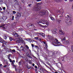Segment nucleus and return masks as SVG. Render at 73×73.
I'll return each mask as SVG.
<instances>
[{"instance_id":"f257e3e1","label":"nucleus","mask_w":73,"mask_h":73,"mask_svg":"<svg viewBox=\"0 0 73 73\" xmlns=\"http://www.w3.org/2000/svg\"><path fill=\"white\" fill-rule=\"evenodd\" d=\"M48 37L50 40H52V44L54 46H59V45H62V44L58 41L57 38L54 39L53 37L51 36L50 35H48Z\"/></svg>"},{"instance_id":"f03ea898","label":"nucleus","mask_w":73,"mask_h":73,"mask_svg":"<svg viewBox=\"0 0 73 73\" xmlns=\"http://www.w3.org/2000/svg\"><path fill=\"white\" fill-rule=\"evenodd\" d=\"M42 4V2L40 3H35V11H39L41 9V8L40 7H38L39 5H41Z\"/></svg>"},{"instance_id":"7ed1b4c3","label":"nucleus","mask_w":73,"mask_h":73,"mask_svg":"<svg viewBox=\"0 0 73 73\" xmlns=\"http://www.w3.org/2000/svg\"><path fill=\"white\" fill-rule=\"evenodd\" d=\"M38 23H42L43 24H46V25H49V22L46 20L43 21L42 20H38L37 21Z\"/></svg>"},{"instance_id":"20e7f679","label":"nucleus","mask_w":73,"mask_h":73,"mask_svg":"<svg viewBox=\"0 0 73 73\" xmlns=\"http://www.w3.org/2000/svg\"><path fill=\"white\" fill-rule=\"evenodd\" d=\"M65 22L68 25H70L72 24V21L70 19H66Z\"/></svg>"},{"instance_id":"39448f33","label":"nucleus","mask_w":73,"mask_h":73,"mask_svg":"<svg viewBox=\"0 0 73 73\" xmlns=\"http://www.w3.org/2000/svg\"><path fill=\"white\" fill-rule=\"evenodd\" d=\"M59 33L60 35H64L65 33V32L62 30H59Z\"/></svg>"},{"instance_id":"423d86ee","label":"nucleus","mask_w":73,"mask_h":73,"mask_svg":"<svg viewBox=\"0 0 73 73\" xmlns=\"http://www.w3.org/2000/svg\"><path fill=\"white\" fill-rule=\"evenodd\" d=\"M52 33H53L54 34H56V33H57V29H52Z\"/></svg>"},{"instance_id":"0eeeda50","label":"nucleus","mask_w":73,"mask_h":73,"mask_svg":"<svg viewBox=\"0 0 73 73\" xmlns=\"http://www.w3.org/2000/svg\"><path fill=\"white\" fill-rule=\"evenodd\" d=\"M63 43L64 45H69L70 43L69 42V41L68 40L65 41L64 42H63Z\"/></svg>"},{"instance_id":"6e6552de","label":"nucleus","mask_w":73,"mask_h":73,"mask_svg":"<svg viewBox=\"0 0 73 73\" xmlns=\"http://www.w3.org/2000/svg\"><path fill=\"white\" fill-rule=\"evenodd\" d=\"M40 13L42 15H44L46 13V11L44 10H42L40 11Z\"/></svg>"},{"instance_id":"1a4fd4ad","label":"nucleus","mask_w":73,"mask_h":73,"mask_svg":"<svg viewBox=\"0 0 73 73\" xmlns=\"http://www.w3.org/2000/svg\"><path fill=\"white\" fill-rule=\"evenodd\" d=\"M14 35L15 36V37H20V35H18L17 33H14Z\"/></svg>"},{"instance_id":"9d476101","label":"nucleus","mask_w":73,"mask_h":73,"mask_svg":"<svg viewBox=\"0 0 73 73\" xmlns=\"http://www.w3.org/2000/svg\"><path fill=\"white\" fill-rule=\"evenodd\" d=\"M42 71H43V72H46V73H49V72L47 70H46V69H44V68H42Z\"/></svg>"},{"instance_id":"9b49d317","label":"nucleus","mask_w":73,"mask_h":73,"mask_svg":"<svg viewBox=\"0 0 73 73\" xmlns=\"http://www.w3.org/2000/svg\"><path fill=\"white\" fill-rule=\"evenodd\" d=\"M4 26H5V27H7V25L4 24L3 25H1L0 26V28L2 27L3 29H5V27H4Z\"/></svg>"},{"instance_id":"f8f14e48","label":"nucleus","mask_w":73,"mask_h":73,"mask_svg":"<svg viewBox=\"0 0 73 73\" xmlns=\"http://www.w3.org/2000/svg\"><path fill=\"white\" fill-rule=\"evenodd\" d=\"M59 12L61 13V14H62L64 12V10L62 9H60V10L59 11Z\"/></svg>"},{"instance_id":"ddd939ff","label":"nucleus","mask_w":73,"mask_h":73,"mask_svg":"<svg viewBox=\"0 0 73 73\" xmlns=\"http://www.w3.org/2000/svg\"><path fill=\"white\" fill-rule=\"evenodd\" d=\"M43 42L44 44L45 45V47H46V49H47V48H48V45H47V43H46V42L43 41Z\"/></svg>"},{"instance_id":"4468645a","label":"nucleus","mask_w":73,"mask_h":73,"mask_svg":"<svg viewBox=\"0 0 73 73\" xmlns=\"http://www.w3.org/2000/svg\"><path fill=\"white\" fill-rule=\"evenodd\" d=\"M17 17H20L21 16V14L19 13H18L17 14Z\"/></svg>"},{"instance_id":"2eb2a0df","label":"nucleus","mask_w":73,"mask_h":73,"mask_svg":"<svg viewBox=\"0 0 73 73\" xmlns=\"http://www.w3.org/2000/svg\"><path fill=\"white\" fill-rule=\"evenodd\" d=\"M39 34L40 35L42 36V37H44V36H45L44 35V33H39Z\"/></svg>"},{"instance_id":"dca6fc26","label":"nucleus","mask_w":73,"mask_h":73,"mask_svg":"<svg viewBox=\"0 0 73 73\" xmlns=\"http://www.w3.org/2000/svg\"><path fill=\"white\" fill-rule=\"evenodd\" d=\"M59 24H60V23L62 21V20L61 19H58L57 20Z\"/></svg>"},{"instance_id":"f3484780","label":"nucleus","mask_w":73,"mask_h":73,"mask_svg":"<svg viewBox=\"0 0 73 73\" xmlns=\"http://www.w3.org/2000/svg\"><path fill=\"white\" fill-rule=\"evenodd\" d=\"M65 38L64 37L63 39H61V40L63 42H63H64V41H65V40H66V39H65Z\"/></svg>"},{"instance_id":"a211bd4d","label":"nucleus","mask_w":73,"mask_h":73,"mask_svg":"<svg viewBox=\"0 0 73 73\" xmlns=\"http://www.w3.org/2000/svg\"><path fill=\"white\" fill-rule=\"evenodd\" d=\"M20 43H21V44H24V40H20Z\"/></svg>"},{"instance_id":"6ab92c4d","label":"nucleus","mask_w":73,"mask_h":73,"mask_svg":"<svg viewBox=\"0 0 73 73\" xmlns=\"http://www.w3.org/2000/svg\"><path fill=\"white\" fill-rule=\"evenodd\" d=\"M12 56V54H9V55L7 56V57L8 58V59L10 58V56Z\"/></svg>"},{"instance_id":"aec40b11","label":"nucleus","mask_w":73,"mask_h":73,"mask_svg":"<svg viewBox=\"0 0 73 73\" xmlns=\"http://www.w3.org/2000/svg\"><path fill=\"white\" fill-rule=\"evenodd\" d=\"M3 43L4 44H5V45H7V44L8 43V42L4 41H3Z\"/></svg>"},{"instance_id":"412c9836","label":"nucleus","mask_w":73,"mask_h":73,"mask_svg":"<svg viewBox=\"0 0 73 73\" xmlns=\"http://www.w3.org/2000/svg\"><path fill=\"white\" fill-rule=\"evenodd\" d=\"M27 68L29 69H31V66H27Z\"/></svg>"},{"instance_id":"4be33fe9","label":"nucleus","mask_w":73,"mask_h":73,"mask_svg":"<svg viewBox=\"0 0 73 73\" xmlns=\"http://www.w3.org/2000/svg\"><path fill=\"white\" fill-rule=\"evenodd\" d=\"M33 25V24H29L27 25V26H28L27 27H29V26H32Z\"/></svg>"},{"instance_id":"5701e85b","label":"nucleus","mask_w":73,"mask_h":73,"mask_svg":"<svg viewBox=\"0 0 73 73\" xmlns=\"http://www.w3.org/2000/svg\"><path fill=\"white\" fill-rule=\"evenodd\" d=\"M29 64H32V62L31 60H29Z\"/></svg>"},{"instance_id":"b1692460","label":"nucleus","mask_w":73,"mask_h":73,"mask_svg":"<svg viewBox=\"0 0 73 73\" xmlns=\"http://www.w3.org/2000/svg\"><path fill=\"white\" fill-rule=\"evenodd\" d=\"M20 40H18L16 41V42L17 43H20Z\"/></svg>"},{"instance_id":"393cba45","label":"nucleus","mask_w":73,"mask_h":73,"mask_svg":"<svg viewBox=\"0 0 73 73\" xmlns=\"http://www.w3.org/2000/svg\"><path fill=\"white\" fill-rule=\"evenodd\" d=\"M67 20H68V19H70V17L69 16V15H67Z\"/></svg>"},{"instance_id":"a878e982","label":"nucleus","mask_w":73,"mask_h":73,"mask_svg":"<svg viewBox=\"0 0 73 73\" xmlns=\"http://www.w3.org/2000/svg\"><path fill=\"white\" fill-rule=\"evenodd\" d=\"M21 61H20L19 62V66L21 65Z\"/></svg>"},{"instance_id":"bb28decb","label":"nucleus","mask_w":73,"mask_h":73,"mask_svg":"<svg viewBox=\"0 0 73 73\" xmlns=\"http://www.w3.org/2000/svg\"><path fill=\"white\" fill-rule=\"evenodd\" d=\"M26 54V56H27V57H28L29 56V53H27Z\"/></svg>"},{"instance_id":"cd10ccee","label":"nucleus","mask_w":73,"mask_h":73,"mask_svg":"<svg viewBox=\"0 0 73 73\" xmlns=\"http://www.w3.org/2000/svg\"><path fill=\"white\" fill-rule=\"evenodd\" d=\"M71 49L72 50V52H73V45L72 46H71Z\"/></svg>"},{"instance_id":"c85d7f7f","label":"nucleus","mask_w":73,"mask_h":73,"mask_svg":"<svg viewBox=\"0 0 73 73\" xmlns=\"http://www.w3.org/2000/svg\"><path fill=\"white\" fill-rule=\"evenodd\" d=\"M50 18L52 20H54V19L53 18V17H50Z\"/></svg>"},{"instance_id":"c756f323","label":"nucleus","mask_w":73,"mask_h":73,"mask_svg":"<svg viewBox=\"0 0 73 73\" xmlns=\"http://www.w3.org/2000/svg\"><path fill=\"white\" fill-rule=\"evenodd\" d=\"M0 40L2 42V43H3V42L4 41V40L2 39H1Z\"/></svg>"},{"instance_id":"7c9ffc66","label":"nucleus","mask_w":73,"mask_h":73,"mask_svg":"<svg viewBox=\"0 0 73 73\" xmlns=\"http://www.w3.org/2000/svg\"><path fill=\"white\" fill-rule=\"evenodd\" d=\"M11 62H12L11 63V65H13V66H15V64H14V62H13V61Z\"/></svg>"},{"instance_id":"2f4dec72","label":"nucleus","mask_w":73,"mask_h":73,"mask_svg":"<svg viewBox=\"0 0 73 73\" xmlns=\"http://www.w3.org/2000/svg\"><path fill=\"white\" fill-rule=\"evenodd\" d=\"M3 38H5V39H7V36H6L5 35L4 36H3Z\"/></svg>"},{"instance_id":"473e14b6","label":"nucleus","mask_w":73,"mask_h":73,"mask_svg":"<svg viewBox=\"0 0 73 73\" xmlns=\"http://www.w3.org/2000/svg\"><path fill=\"white\" fill-rule=\"evenodd\" d=\"M54 1L56 2H59L61 1V0H54Z\"/></svg>"},{"instance_id":"72a5a7b5","label":"nucleus","mask_w":73,"mask_h":73,"mask_svg":"<svg viewBox=\"0 0 73 73\" xmlns=\"http://www.w3.org/2000/svg\"><path fill=\"white\" fill-rule=\"evenodd\" d=\"M8 59L9 60L10 62H11L12 61V59H11L9 58V59Z\"/></svg>"},{"instance_id":"f704fd0d","label":"nucleus","mask_w":73,"mask_h":73,"mask_svg":"<svg viewBox=\"0 0 73 73\" xmlns=\"http://www.w3.org/2000/svg\"><path fill=\"white\" fill-rule=\"evenodd\" d=\"M2 47H5V45H4V44L3 43V44L2 45Z\"/></svg>"},{"instance_id":"c9c22d12","label":"nucleus","mask_w":73,"mask_h":73,"mask_svg":"<svg viewBox=\"0 0 73 73\" xmlns=\"http://www.w3.org/2000/svg\"><path fill=\"white\" fill-rule=\"evenodd\" d=\"M12 52H15V49L12 50Z\"/></svg>"},{"instance_id":"e433bc0d","label":"nucleus","mask_w":73,"mask_h":73,"mask_svg":"<svg viewBox=\"0 0 73 73\" xmlns=\"http://www.w3.org/2000/svg\"><path fill=\"white\" fill-rule=\"evenodd\" d=\"M14 16H13L12 17V19H11L12 20H14Z\"/></svg>"},{"instance_id":"4c0bfd02","label":"nucleus","mask_w":73,"mask_h":73,"mask_svg":"<svg viewBox=\"0 0 73 73\" xmlns=\"http://www.w3.org/2000/svg\"><path fill=\"white\" fill-rule=\"evenodd\" d=\"M31 5H32V4H30L28 5V6H29L30 7H31Z\"/></svg>"},{"instance_id":"58836bf2","label":"nucleus","mask_w":73,"mask_h":73,"mask_svg":"<svg viewBox=\"0 0 73 73\" xmlns=\"http://www.w3.org/2000/svg\"><path fill=\"white\" fill-rule=\"evenodd\" d=\"M31 40V38L27 39V40L28 41H30V40Z\"/></svg>"},{"instance_id":"ea45409f","label":"nucleus","mask_w":73,"mask_h":73,"mask_svg":"<svg viewBox=\"0 0 73 73\" xmlns=\"http://www.w3.org/2000/svg\"><path fill=\"white\" fill-rule=\"evenodd\" d=\"M3 10H4V11H5V7H4L3 8Z\"/></svg>"},{"instance_id":"a19ab883","label":"nucleus","mask_w":73,"mask_h":73,"mask_svg":"<svg viewBox=\"0 0 73 73\" xmlns=\"http://www.w3.org/2000/svg\"><path fill=\"white\" fill-rule=\"evenodd\" d=\"M35 46L36 47V48H37L38 49V46L35 45Z\"/></svg>"},{"instance_id":"79ce46f5","label":"nucleus","mask_w":73,"mask_h":73,"mask_svg":"<svg viewBox=\"0 0 73 73\" xmlns=\"http://www.w3.org/2000/svg\"><path fill=\"white\" fill-rule=\"evenodd\" d=\"M46 51L48 52V54H49V53L50 52L49 51H48V50H46Z\"/></svg>"},{"instance_id":"37998d69","label":"nucleus","mask_w":73,"mask_h":73,"mask_svg":"<svg viewBox=\"0 0 73 73\" xmlns=\"http://www.w3.org/2000/svg\"><path fill=\"white\" fill-rule=\"evenodd\" d=\"M35 39H38V37H35Z\"/></svg>"},{"instance_id":"c03bdc74","label":"nucleus","mask_w":73,"mask_h":73,"mask_svg":"<svg viewBox=\"0 0 73 73\" xmlns=\"http://www.w3.org/2000/svg\"><path fill=\"white\" fill-rule=\"evenodd\" d=\"M12 27H14L15 26V25L14 24H13L12 25Z\"/></svg>"},{"instance_id":"a18cd8bd","label":"nucleus","mask_w":73,"mask_h":73,"mask_svg":"<svg viewBox=\"0 0 73 73\" xmlns=\"http://www.w3.org/2000/svg\"><path fill=\"white\" fill-rule=\"evenodd\" d=\"M13 13H14V14H15V13H16V12L15 11H13Z\"/></svg>"},{"instance_id":"49530a36","label":"nucleus","mask_w":73,"mask_h":73,"mask_svg":"<svg viewBox=\"0 0 73 73\" xmlns=\"http://www.w3.org/2000/svg\"><path fill=\"white\" fill-rule=\"evenodd\" d=\"M26 48H27L29 49V47H28V45H26Z\"/></svg>"},{"instance_id":"de8ad7c7","label":"nucleus","mask_w":73,"mask_h":73,"mask_svg":"<svg viewBox=\"0 0 73 73\" xmlns=\"http://www.w3.org/2000/svg\"><path fill=\"white\" fill-rule=\"evenodd\" d=\"M31 46H32V47H33V48L34 47V45L33 44H31Z\"/></svg>"},{"instance_id":"09e8293b","label":"nucleus","mask_w":73,"mask_h":73,"mask_svg":"<svg viewBox=\"0 0 73 73\" xmlns=\"http://www.w3.org/2000/svg\"><path fill=\"white\" fill-rule=\"evenodd\" d=\"M9 39L10 41H12V38H10Z\"/></svg>"},{"instance_id":"8fccbe9b","label":"nucleus","mask_w":73,"mask_h":73,"mask_svg":"<svg viewBox=\"0 0 73 73\" xmlns=\"http://www.w3.org/2000/svg\"><path fill=\"white\" fill-rule=\"evenodd\" d=\"M6 64H7V65H8V62H6Z\"/></svg>"},{"instance_id":"3c124183","label":"nucleus","mask_w":73,"mask_h":73,"mask_svg":"<svg viewBox=\"0 0 73 73\" xmlns=\"http://www.w3.org/2000/svg\"><path fill=\"white\" fill-rule=\"evenodd\" d=\"M35 69H37V66H35Z\"/></svg>"},{"instance_id":"603ef678","label":"nucleus","mask_w":73,"mask_h":73,"mask_svg":"<svg viewBox=\"0 0 73 73\" xmlns=\"http://www.w3.org/2000/svg\"><path fill=\"white\" fill-rule=\"evenodd\" d=\"M29 58H32V57L31 56H29Z\"/></svg>"},{"instance_id":"864d4df0","label":"nucleus","mask_w":73,"mask_h":73,"mask_svg":"<svg viewBox=\"0 0 73 73\" xmlns=\"http://www.w3.org/2000/svg\"><path fill=\"white\" fill-rule=\"evenodd\" d=\"M7 66V65H5L3 67H4V68H6Z\"/></svg>"},{"instance_id":"5fc2aeb1","label":"nucleus","mask_w":73,"mask_h":73,"mask_svg":"<svg viewBox=\"0 0 73 73\" xmlns=\"http://www.w3.org/2000/svg\"><path fill=\"white\" fill-rule=\"evenodd\" d=\"M32 57H33L34 58H36V57L35 56H34V55H32Z\"/></svg>"},{"instance_id":"6e6d98bb","label":"nucleus","mask_w":73,"mask_h":73,"mask_svg":"<svg viewBox=\"0 0 73 73\" xmlns=\"http://www.w3.org/2000/svg\"><path fill=\"white\" fill-rule=\"evenodd\" d=\"M22 2L23 3H24V2H25V1H24V0H22Z\"/></svg>"},{"instance_id":"4d7b16f0","label":"nucleus","mask_w":73,"mask_h":73,"mask_svg":"<svg viewBox=\"0 0 73 73\" xmlns=\"http://www.w3.org/2000/svg\"><path fill=\"white\" fill-rule=\"evenodd\" d=\"M9 50L10 51V52H12V49H11L10 48L9 49Z\"/></svg>"},{"instance_id":"13d9d810","label":"nucleus","mask_w":73,"mask_h":73,"mask_svg":"<svg viewBox=\"0 0 73 73\" xmlns=\"http://www.w3.org/2000/svg\"><path fill=\"white\" fill-rule=\"evenodd\" d=\"M32 64L33 66H35V64L33 63V64Z\"/></svg>"},{"instance_id":"bf43d9fd","label":"nucleus","mask_w":73,"mask_h":73,"mask_svg":"<svg viewBox=\"0 0 73 73\" xmlns=\"http://www.w3.org/2000/svg\"><path fill=\"white\" fill-rule=\"evenodd\" d=\"M45 66H46V67H47V68H48V67H49L48 66H47L46 65V64H45Z\"/></svg>"},{"instance_id":"052dcab7","label":"nucleus","mask_w":73,"mask_h":73,"mask_svg":"<svg viewBox=\"0 0 73 73\" xmlns=\"http://www.w3.org/2000/svg\"><path fill=\"white\" fill-rule=\"evenodd\" d=\"M2 8H1V7H0V10L1 11H2Z\"/></svg>"},{"instance_id":"680f3d73","label":"nucleus","mask_w":73,"mask_h":73,"mask_svg":"<svg viewBox=\"0 0 73 73\" xmlns=\"http://www.w3.org/2000/svg\"><path fill=\"white\" fill-rule=\"evenodd\" d=\"M37 1H41V0H36Z\"/></svg>"},{"instance_id":"e2e57ef3","label":"nucleus","mask_w":73,"mask_h":73,"mask_svg":"<svg viewBox=\"0 0 73 73\" xmlns=\"http://www.w3.org/2000/svg\"><path fill=\"white\" fill-rule=\"evenodd\" d=\"M38 40H39V41H41V39L40 38H39L38 39Z\"/></svg>"},{"instance_id":"0e129e2a","label":"nucleus","mask_w":73,"mask_h":73,"mask_svg":"<svg viewBox=\"0 0 73 73\" xmlns=\"http://www.w3.org/2000/svg\"><path fill=\"white\" fill-rule=\"evenodd\" d=\"M49 65L50 66V67H52V65H51L50 64H49Z\"/></svg>"},{"instance_id":"69168bd1","label":"nucleus","mask_w":73,"mask_h":73,"mask_svg":"<svg viewBox=\"0 0 73 73\" xmlns=\"http://www.w3.org/2000/svg\"><path fill=\"white\" fill-rule=\"evenodd\" d=\"M73 0H70L69 1L70 2H71V1H73Z\"/></svg>"},{"instance_id":"338daca9","label":"nucleus","mask_w":73,"mask_h":73,"mask_svg":"<svg viewBox=\"0 0 73 73\" xmlns=\"http://www.w3.org/2000/svg\"><path fill=\"white\" fill-rule=\"evenodd\" d=\"M22 50H23L24 52L25 51L24 48L22 49Z\"/></svg>"},{"instance_id":"774afa93","label":"nucleus","mask_w":73,"mask_h":73,"mask_svg":"<svg viewBox=\"0 0 73 73\" xmlns=\"http://www.w3.org/2000/svg\"><path fill=\"white\" fill-rule=\"evenodd\" d=\"M2 1H3V0H0V2H2Z\"/></svg>"}]
</instances>
